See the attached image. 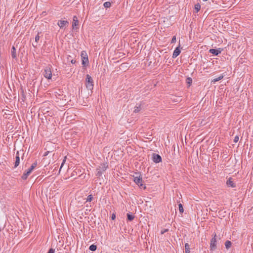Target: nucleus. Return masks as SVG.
<instances>
[{
  "mask_svg": "<svg viewBox=\"0 0 253 253\" xmlns=\"http://www.w3.org/2000/svg\"><path fill=\"white\" fill-rule=\"evenodd\" d=\"M213 236V237L211 238V243H210V249H211V250H212V251L215 250L217 248V246H216V242H217L216 234L215 233V234H214V235Z\"/></svg>",
  "mask_w": 253,
  "mask_h": 253,
  "instance_id": "obj_3",
  "label": "nucleus"
},
{
  "mask_svg": "<svg viewBox=\"0 0 253 253\" xmlns=\"http://www.w3.org/2000/svg\"><path fill=\"white\" fill-rule=\"evenodd\" d=\"M185 253H190V247L188 243L185 244Z\"/></svg>",
  "mask_w": 253,
  "mask_h": 253,
  "instance_id": "obj_19",
  "label": "nucleus"
},
{
  "mask_svg": "<svg viewBox=\"0 0 253 253\" xmlns=\"http://www.w3.org/2000/svg\"><path fill=\"white\" fill-rule=\"evenodd\" d=\"M103 5L105 8H109L111 6V3L109 1H107Z\"/></svg>",
  "mask_w": 253,
  "mask_h": 253,
  "instance_id": "obj_22",
  "label": "nucleus"
},
{
  "mask_svg": "<svg viewBox=\"0 0 253 253\" xmlns=\"http://www.w3.org/2000/svg\"><path fill=\"white\" fill-rule=\"evenodd\" d=\"M153 160L155 163H158L162 161V158H161V157L159 155L156 154H153Z\"/></svg>",
  "mask_w": 253,
  "mask_h": 253,
  "instance_id": "obj_7",
  "label": "nucleus"
},
{
  "mask_svg": "<svg viewBox=\"0 0 253 253\" xmlns=\"http://www.w3.org/2000/svg\"><path fill=\"white\" fill-rule=\"evenodd\" d=\"M238 140H239V137L238 136H236L234 138V142L235 143H236L238 141Z\"/></svg>",
  "mask_w": 253,
  "mask_h": 253,
  "instance_id": "obj_31",
  "label": "nucleus"
},
{
  "mask_svg": "<svg viewBox=\"0 0 253 253\" xmlns=\"http://www.w3.org/2000/svg\"><path fill=\"white\" fill-rule=\"evenodd\" d=\"M167 231H168V229H165L161 231V234H164L165 233H166Z\"/></svg>",
  "mask_w": 253,
  "mask_h": 253,
  "instance_id": "obj_32",
  "label": "nucleus"
},
{
  "mask_svg": "<svg viewBox=\"0 0 253 253\" xmlns=\"http://www.w3.org/2000/svg\"><path fill=\"white\" fill-rule=\"evenodd\" d=\"M194 9L195 10V12L196 13L198 12L199 11V10H200V9H201V5H200V4L199 3L196 4L195 5V6H194Z\"/></svg>",
  "mask_w": 253,
  "mask_h": 253,
  "instance_id": "obj_17",
  "label": "nucleus"
},
{
  "mask_svg": "<svg viewBox=\"0 0 253 253\" xmlns=\"http://www.w3.org/2000/svg\"><path fill=\"white\" fill-rule=\"evenodd\" d=\"M207 0H203V1H207Z\"/></svg>",
  "mask_w": 253,
  "mask_h": 253,
  "instance_id": "obj_39",
  "label": "nucleus"
},
{
  "mask_svg": "<svg viewBox=\"0 0 253 253\" xmlns=\"http://www.w3.org/2000/svg\"><path fill=\"white\" fill-rule=\"evenodd\" d=\"M108 166L107 163H102L96 168L97 173L96 175L99 178L102 174L103 172H104L108 168Z\"/></svg>",
  "mask_w": 253,
  "mask_h": 253,
  "instance_id": "obj_1",
  "label": "nucleus"
},
{
  "mask_svg": "<svg viewBox=\"0 0 253 253\" xmlns=\"http://www.w3.org/2000/svg\"><path fill=\"white\" fill-rule=\"evenodd\" d=\"M66 158H67L66 156L64 157V159H63V161H62V163L61 164V167H60V169H59V172L60 171V170H61V169L62 168L64 164H65V163L66 162Z\"/></svg>",
  "mask_w": 253,
  "mask_h": 253,
  "instance_id": "obj_25",
  "label": "nucleus"
},
{
  "mask_svg": "<svg viewBox=\"0 0 253 253\" xmlns=\"http://www.w3.org/2000/svg\"><path fill=\"white\" fill-rule=\"evenodd\" d=\"M226 184L229 187H235L236 185L235 183H234L233 181L232 180L231 178H230L226 182Z\"/></svg>",
  "mask_w": 253,
  "mask_h": 253,
  "instance_id": "obj_13",
  "label": "nucleus"
},
{
  "mask_svg": "<svg viewBox=\"0 0 253 253\" xmlns=\"http://www.w3.org/2000/svg\"><path fill=\"white\" fill-rule=\"evenodd\" d=\"M81 57L82 59V64L84 65L87 64L88 63V60L86 53L82 52L81 53Z\"/></svg>",
  "mask_w": 253,
  "mask_h": 253,
  "instance_id": "obj_6",
  "label": "nucleus"
},
{
  "mask_svg": "<svg viewBox=\"0 0 253 253\" xmlns=\"http://www.w3.org/2000/svg\"><path fill=\"white\" fill-rule=\"evenodd\" d=\"M141 110V106L139 105L138 106H135V109L134 110V112L135 113H138Z\"/></svg>",
  "mask_w": 253,
  "mask_h": 253,
  "instance_id": "obj_24",
  "label": "nucleus"
},
{
  "mask_svg": "<svg viewBox=\"0 0 253 253\" xmlns=\"http://www.w3.org/2000/svg\"><path fill=\"white\" fill-rule=\"evenodd\" d=\"M187 83L188 84H190L192 83V79H191V78H188L187 79Z\"/></svg>",
  "mask_w": 253,
  "mask_h": 253,
  "instance_id": "obj_29",
  "label": "nucleus"
},
{
  "mask_svg": "<svg viewBox=\"0 0 253 253\" xmlns=\"http://www.w3.org/2000/svg\"><path fill=\"white\" fill-rule=\"evenodd\" d=\"M127 217L128 220L131 221L134 219V216L132 214H130L129 213H127Z\"/></svg>",
  "mask_w": 253,
  "mask_h": 253,
  "instance_id": "obj_21",
  "label": "nucleus"
},
{
  "mask_svg": "<svg viewBox=\"0 0 253 253\" xmlns=\"http://www.w3.org/2000/svg\"><path fill=\"white\" fill-rule=\"evenodd\" d=\"M1 231V228H0V232Z\"/></svg>",
  "mask_w": 253,
  "mask_h": 253,
  "instance_id": "obj_40",
  "label": "nucleus"
},
{
  "mask_svg": "<svg viewBox=\"0 0 253 253\" xmlns=\"http://www.w3.org/2000/svg\"><path fill=\"white\" fill-rule=\"evenodd\" d=\"M223 77L224 76L223 75H221L219 77L217 78H215V79H214L212 81V82L213 83H215L216 82H217L218 81H220V80L222 79L223 78Z\"/></svg>",
  "mask_w": 253,
  "mask_h": 253,
  "instance_id": "obj_20",
  "label": "nucleus"
},
{
  "mask_svg": "<svg viewBox=\"0 0 253 253\" xmlns=\"http://www.w3.org/2000/svg\"><path fill=\"white\" fill-rule=\"evenodd\" d=\"M69 57H71L70 56H69L68 57V60H69Z\"/></svg>",
  "mask_w": 253,
  "mask_h": 253,
  "instance_id": "obj_38",
  "label": "nucleus"
},
{
  "mask_svg": "<svg viewBox=\"0 0 253 253\" xmlns=\"http://www.w3.org/2000/svg\"><path fill=\"white\" fill-rule=\"evenodd\" d=\"M89 249L91 251H95L97 249V247L96 245H91V246H90Z\"/></svg>",
  "mask_w": 253,
  "mask_h": 253,
  "instance_id": "obj_23",
  "label": "nucleus"
},
{
  "mask_svg": "<svg viewBox=\"0 0 253 253\" xmlns=\"http://www.w3.org/2000/svg\"><path fill=\"white\" fill-rule=\"evenodd\" d=\"M221 50L220 49V48H218V49H210L209 50L210 53L213 54L215 55H218L219 53H221Z\"/></svg>",
  "mask_w": 253,
  "mask_h": 253,
  "instance_id": "obj_8",
  "label": "nucleus"
},
{
  "mask_svg": "<svg viewBox=\"0 0 253 253\" xmlns=\"http://www.w3.org/2000/svg\"><path fill=\"white\" fill-rule=\"evenodd\" d=\"M15 159L16 160H15V164H14V168H16L17 167H18L19 166V163H20V158H19L18 151H17L16 153V156Z\"/></svg>",
  "mask_w": 253,
  "mask_h": 253,
  "instance_id": "obj_11",
  "label": "nucleus"
},
{
  "mask_svg": "<svg viewBox=\"0 0 253 253\" xmlns=\"http://www.w3.org/2000/svg\"><path fill=\"white\" fill-rule=\"evenodd\" d=\"M54 250L53 249H50L47 253H54Z\"/></svg>",
  "mask_w": 253,
  "mask_h": 253,
  "instance_id": "obj_33",
  "label": "nucleus"
},
{
  "mask_svg": "<svg viewBox=\"0 0 253 253\" xmlns=\"http://www.w3.org/2000/svg\"><path fill=\"white\" fill-rule=\"evenodd\" d=\"M44 76L47 79H51L52 77V73L50 67H46L44 70Z\"/></svg>",
  "mask_w": 253,
  "mask_h": 253,
  "instance_id": "obj_5",
  "label": "nucleus"
},
{
  "mask_svg": "<svg viewBox=\"0 0 253 253\" xmlns=\"http://www.w3.org/2000/svg\"><path fill=\"white\" fill-rule=\"evenodd\" d=\"M79 24V21L78 20V18L76 16H74L73 18V29L76 28V26Z\"/></svg>",
  "mask_w": 253,
  "mask_h": 253,
  "instance_id": "obj_9",
  "label": "nucleus"
},
{
  "mask_svg": "<svg viewBox=\"0 0 253 253\" xmlns=\"http://www.w3.org/2000/svg\"><path fill=\"white\" fill-rule=\"evenodd\" d=\"M85 85L89 90H92L93 87V82L92 78L89 75H86L85 79Z\"/></svg>",
  "mask_w": 253,
  "mask_h": 253,
  "instance_id": "obj_2",
  "label": "nucleus"
},
{
  "mask_svg": "<svg viewBox=\"0 0 253 253\" xmlns=\"http://www.w3.org/2000/svg\"><path fill=\"white\" fill-rule=\"evenodd\" d=\"M176 42V37L175 36H173L171 39V43H174Z\"/></svg>",
  "mask_w": 253,
  "mask_h": 253,
  "instance_id": "obj_30",
  "label": "nucleus"
},
{
  "mask_svg": "<svg viewBox=\"0 0 253 253\" xmlns=\"http://www.w3.org/2000/svg\"><path fill=\"white\" fill-rule=\"evenodd\" d=\"M64 97H65V96H63V95H62L61 96V97H60V98H57V99H58V100H61V99L63 100V99H64Z\"/></svg>",
  "mask_w": 253,
  "mask_h": 253,
  "instance_id": "obj_35",
  "label": "nucleus"
},
{
  "mask_svg": "<svg viewBox=\"0 0 253 253\" xmlns=\"http://www.w3.org/2000/svg\"><path fill=\"white\" fill-rule=\"evenodd\" d=\"M40 39L39 33L35 37V42L33 43V46L35 47L38 45V42Z\"/></svg>",
  "mask_w": 253,
  "mask_h": 253,
  "instance_id": "obj_16",
  "label": "nucleus"
},
{
  "mask_svg": "<svg viewBox=\"0 0 253 253\" xmlns=\"http://www.w3.org/2000/svg\"><path fill=\"white\" fill-rule=\"evenodd\" d=\"M178 207H179V210L180 212L183 213V211H184V209L183 208L182 204H179L178 205Z\"/></svg>",
  "mask_w": 253,
  "mask_h": 253,
  "instance_id": "obj_26",
  "label": "nucleus"
},
{
  "mask_svg": "<svg viewBox=\"0 0 253 253\" xmlns=\"http://www.w3.org/2000/svg\"><path fill=\"white\" fill-rule=\"evenodd\" d=\"M180 53V50L179 49V46L177 47L175 50H174V52L173 53L172 55V58H175L177 56H178L179 54Z\"/></svg>",
  "mask_w": 253,
  "mask_h": 253,
  "instance_id": "obj_10",
  "label": "nucleus"
},
{
  "mask_svg": "<svg viewBox=\"0 0 253 253\" xmlns=\"http://www.w3.org/2000/svg\"><path fill=\"white\" fill-rule=\"evenodd\" d=\"M37 162H35L33 164H32L30 168H29V169H31L32 170H33L35 169V168L37 166Z\"/></svg>",
  "mask_w": 253,
  "mask_h": 253,
  "instance_id": "obj_27",
  "label": "nucleus"
},
{
  "mask_svg": "<svg viewBox=\"0 0 253 253\" xmlns=\"http://www.w3.org/2000/svg\"><path fill=\"white\" fill-rule=\"evenodd\" d=\"M116 218V215L115 213H113L111 216V219L114 220Z\"/></svg>",
  "mask_w": 253,
  "mask_h": 253,
  "instance_id": "obj_34",
  "label": "nucleus"
},
{
  "mask_svg": "<svg viewBox=\"0 0 253 253\" xmlns=\"http://www.w3.org/2000/svg\"><path fill=\"white\" fill-rule=\"evenodd\" d=\"M68 23L69 22L67 21L60 20L58 21L57 24L60 28H62L66 24Z\"/></svg>",
  "mask_w": 253,
  "mask_h": 253,
  "instance_id": "obj_14",
  "label": "nucleus"
},
{
  "mask_svg": "<svg viewBox=\"0 0 253 253\" xmlns=\"http://www.w3.org/2000/svg\"><path fill=\"white\" fill-rule=\"evenodd\" d=\"M134 181L140 187L143 188V189L146 188V186L142 184V178L140 176H134Z\"/></svg>",
  "mask_w": 253,
  "mask_h": 253,
  "instance_id": "obj_4",
  "label": "nucleus"
},
{
  "mask_svg": "<svg viewBox=\"0 0 253 253\" xmlns=\"http://www.w3.org/2000/svg\"><path fill=\"white\" fill-rule=\"evenodd\" d=\"M48 153H49V152H48V151H47V152H45V154H44V156H46V155H47Z\"/></svg>",
  "mask_w": 253,
  "mask_h": 253,
  "instance_id": "obj_37",
  "label": "nucleus"
},
{
  "mask_svg": "<svg viewBox=\"0 0 253 253\" xmlns=\"http://www.w3.org/2000/svg\"><path fill=\"white\" fill-rule=\"evenodd\" d=\"M11 56L13 58L15 59L17 57L16 49L14 46L11 48Z\"/></svg>",
  "mask_w": 253,
  "mask_h": 253,
  "instance_id": "obj_15",
  "label": "nucleus"
},
{
  "mask_svg": "<svg viewBox=\"0 0 253 253\" xmlns=\"http://www.w3.org/2000/svg\"><path fill=\"white\" fill-rule=\"evenodd\" d=\"M232 243L230 241H226L225 243V246L227 249H229L231 246Z\"/></svg>",
  "mask_w": 253,
  "mask_h": 253,
  "instance_id": "obj_18",
  "label": "nucleus"
},
{
  "mask_svg": "<svg viewBox=\"0 0 253 253\" xmlns=\"http://www.w3.org/2000/svg\"><path fill=\"white\" fill-rule=\"evenodd\" d=\"M76 60L75 59H72L71 60V62L72 63V64H75L76 63Z\"/></svg>",
  "mask_w": 253,
  "mask_h": 253,
  "instance_id": "obj_36",
  "label": "nucleus"
},
{
  "mask_svg": "<svg viewBox=\"0 0 253 253\" xmlns=\"http://www.w3.org/2000/svg\"><path fill=\"white\" fill-rule=\"evenodd\" d=\"M93 197L91 195H89L87 196L86 202H91L92 200Z\"/></svg>",
  "mask_w": 253,
  "mask_h": 253,
  "instance_id": "obj_28",
  "label": "nucleus"
},
{
  "mask_svg": "<svg viewBox=\"0 0 253 253\" xmlns=\"http://www.w3.org/2000/svg\"><path fill=\"white\" fill-rule=\"evenodd\" d=\"M32 171V170L29 169L26 172L24 173V174L22 176V178L24 180L26 179Z\"/></svg>",
  "mask_w": 253,
  "mask_h": 253,
  "instance_id": "obj_12",
  "label": "nucleus"
}]
</instances>
